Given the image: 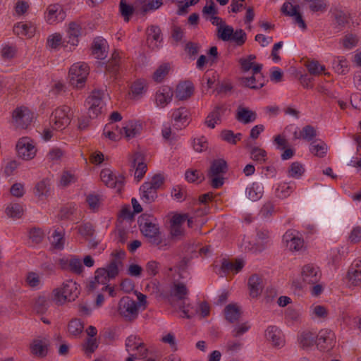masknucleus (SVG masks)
Instances as JSON below:
<instances>
[{
    "instance_id": "obj_23",
    "label": "nucleus",
    "mask_w": 361,
    "mask_h": 361,
    "mask_svg": "<svg viewBox=\"0 0 361 361\" xmlns=\"http://www.w3.org/2000/svg\"><path fill=\"white\" fill-rule=\"evenodd\" d=\"M283 240L286 246L291 251H299L304 245V240L302 238L293 235V232L287 231L283 236Z\"/></svg>"
},
{
    "instance_id": "obj_3",
    "label": "nucleus",
    "mask_w": 361,
    "mask_h": 361,
    "mask_svg": "<svg viewBox=\"0 0 361 361\" xmlns=\"http://www.w3.org/2000/svg\"><path fill=\"white\" fill-rule=\"evenodd\" d=\"M164 183V177L160 174H155L150 181L145 182L140 188V199L146 204L154 202L158 195L157 190Z\"/></svg>"
},
{
    "instance_id": "obj_62",
    "label": "nucleus",
    "mask_w": 361,
    "mask_h": 361,
    "mask_svg": "<svg viewBox=\"0 0 361 361\" xmlns=\"http://www.w3.org/2000/svg\"><path fill=\"white\" fill-rule=\"evenodd\" d=\"M69 269L77 274H80L83 271V267L80 260L78 258H71L68 262Z\"/></svg>"
},
{
    "instance_id": "obj_30",
    "label": "nucleus",
    "mask_w": 361,
    "mask_h": 361,
    "mask_svg": "<svg viewBox=\"0 0 361 361\" xmlns=\"http://www.w3.org/2000/svg\"><path fill=\"white\" fill-rule=\"evenodd\" d=\"M50 180L49 178H44L42 180L37 183L35 187V195L38 198H42L48 196L50 192Z\"/></svg>"
},
{
    "instance_id": "obj_9",
    "label": "nucleus",
    "mask_w": 361,
    "mask_h": 361,
    "mask_svg": "<svg viewBox=\"0 0 361 361\" xmlns=\"http://www.w3.org/2000/svg\"><path fill=\"white\" fill-rule=\"evenodd\" d=\"M12 119L16 128L24 129L32 122V114L27 107L22 106L13 110Z\"/></svg>"
},
{
    "instance_id": "obj_12",
    "label": "nucleus",
    "mask_w": 361,
    "mask_h": 361,
    "mask_svg": "<svg viewBox=\"0 0 361 361\" xmlns=\"http://www.w3.org/2000/svg\"><path fill=\"white\" fill-rule=\"evenodd\" d=\"M101 180L104 184L111 188L120 190L124 183V177L121 175L116 176L109 169H104L100 173Z\"/></svg>"
},
{
    "instance_id": "obj_13",
    "label": "nucleus",
    "mask_w": 361,
    "mask_h": 361,
    "mask_svg": "<svg viewBox=\"0 0 361 361\" xmlns=\"http://www.w3.org/2000/svg\"><path fill=\"white\" fill-rule=\"evenodd\" d=\"M50 346L49 339L47 337L34 339L30 345V350L33 355L39 358L45 357Z\"/></svg>"
},
{
    "instance_id": "obj_39",
    "label": "nucleus",
    "mask_w": 361,
    "mask_h": 361,
    "mask_svg": "<svg viewBox=\"0 0 361 361\" xmlns=\"http://www.w3.org/2000/svg\"><path fill=\"white\" fill-rule=\"evenodd\" d=\"M83 329V324L79 319H73L68 325V332L73 336L80 334Z\"/></svg>"
},
{
    "instance_id": "obj_57",
    "label": "nucleus",
    "mask_w": 361,
    "mask_h": 361,
    "mask_svg": "<svg viewBox=\"0 0 361 361\" xmlns=\"http://www.w3.org/2000/svg\"><path fill=\"white\" fill-rule=\"evenodd\" d=\"M110 279L105 268H99L96 270L94 279L97 283L105 285Z\"/></svg>"
},
{
    "instance_id": "obj_28",
    "label": "nucleus",
    "mask_w": 361,
    "mask_h": 361,
    "mask_svg": "<svg viewBox=\"0 0 361 361\" xmlns=\"http://www.w3.org/2000/svg\"><path fill=\"white\" fill-rule=\"evenodd\" d=\"M244 262L242 259H235V262L224 259L221 263V269L225 274L230 272L238 273L243 269Z\"/></svg>"
},
{
    "instance_id": "obj_51",
    "label": "nucleus",
    "mask_w": 361,
    "mask_h": 361,
    "mask_svg": "<svg viewBox=\"0 0 361 361\" xmlns=\"http://www.w3.org/2000/svg\"><path fill=\"white\" fill-rule=\"evenodd\" d=\"M79 234L87 238L92 237L94 233V228L92 224L87 222L83 223L78 227Z\"/></svg>"
},
{
    "instance_id": "obj_40",
    "label": "nucleus",
    "mask_w": 361,
    "mask_h": 361,
    "mask_svg": "<svg viewBox=\"0 0 361 361\" xmlns=\"http://www.w3.org/2000/svg\"><path fill=\"white\" fill-rule=\"evenodd\" d=\"M31 30V26L23 22L18 23L13 27V32L16 35L18 36H27L29 37L32 35Z\"/></svg>"
},
{
    "instance_id": "obj_45",
    "label": "nucleus",
    "mask_w": 361,
    "mask_h": 361,
    "mask_svg": "<svg viewBox=\"0 0 361 361\" xmlns=\"http://www.w3.org/2000/svg\"><path fill=\"white\" fill-rule=\"evenodd\" d=\"M50 301L45 296H39L35 301V308L38 313L44 314L49 307Z\"/></svg>"
},
{
    "instance_id": "obj_2",
    "label": "nucleus",
    "mask_w": 361,
    "mask_h": 361,
    "mask_svg": "<svg viewBox=\"0 0 361 361\" xmlns=\"http://www.w3.org/2000/svg\"><path fill=\"white\" fill-rule=\"evenodd\" d=\"M80 286L72 280H68L63 283L61 288L53 290L51 300L57 305H61L66 301L72 302L78 298L80 295Z\"/></svg>"
},
{
    "instance_id": "obj_11",
    "label": "nucleus",
    "mask_w": 361,
    "mask_h": 361,
    "mask_svg": "<svg viewBox=\"0 0 361 361\" xmlns=\"http://www.w3.org/2000/svg\"><path fill=\"white\" fill-rule=\"evenodd\" d=\"M16 150L19 157L25 160L32 159L36 154L35 146L27 137H22L18 141Z\"/></svg>"
},
{
    "instance_id": "obj_8",
    "label": "nucleus",
    "mask_w": 361,
    "mask_h": 361,
    "mask_svg": "<svg viewBox=\"0 0 361 361\" xmlns=\"http://www.w3.org/2000/svg\"><path fill=\"white\" fill-rule=\"evenodd\" d=\"M335 343L336 336L331 330L322 329L319 331L316 339L318 349L322 351H329L334 348Z\"/></svg>"
},
{
    "instance_id": "obj_15",
    "label": "nucleus",
    "mask_w": 361,
    "mask_h": 361,
    "mask_svg": "<svg viewBox=\"0 0 361 361\" xmlns=\"http://www.w3.org/2000/svg\"><path fill=\"white\" fill-rule=\"evenodd\" d=\"M172 118L174 121L173 126L177 129L185 128L190 122V112L185 107H180L173 111Z\"/></svg>"
},
{
    "instance_id": "obj_48",
    "label": "nucleus",
    "mask_w": 361,
    "mask_h": 361,
    "mask_svg": "<svg viewBox=\"0 0 361 361\" xmlns=\"http://www.w3.org/2000/svg\"><path fill=\"white\" fill-rule=\"evenodd\" d=\"M242 82L245 87L253 90H259L264 85V82L257 80L255 75L249 78H243Z\"/></svg>"
},
{
    "instance_id": "obj_6",
    "label": "nucleus",
    "mask_w": 361,
    "mask_h": 361,
    "mask_svg": "<svg viewBox=\"0 0 361 361\" xmlns=\"http://www.w3.org/2000/svg\"><path fill=\"white\" fill-rule=\"evenodd\" d=\"M89 75V67L85 63H76L71 66L69 70L70 82L77 88H82Z\"/></svg>"
},
{
    "instance_id": "obj_27",
    "label": "nucleus",
    "mask_w": 361,
    "mask_h": 361,
    "mask_svg": "<svg viewBox=\"0 0 361 361\" xmlns=\"http://www.w3.org/2000/svg\"><path fill=\"white\" fill-rule=\"evenodd\" d=\"M82 27L81 25L77 22H71L68 25V43L75 46L78 43V37L81 35Z\"/></svg>"
},
{
    "instance_id": "obj_59",
    "label": "nucleus",
    "mask_w": 361,
    "mask_h": 361,
    "mask_svg": "<svg viewBox=\"0 0 361 361\" xmlns=\"http://www.w3.org/2000/svg\"><path fill=\"white\" fill-rule=\"evenodd\" d=\"M62 41V37L59 33H54L49 36L47 40V45L51 49L58 48Z\"/></svg>"
},
{
    "instance_id": "obj_26",
    "label": "nucleus",
    "mask_w": 361,
    "mask_h": 361,
    "mask_svg": "<svg viewBox=\"0 0 361 361\" xmlns=\"http://www.w3.org/2000/svg\"><path fill=\"white\" fill-rule=\"evenodd\" d=\"M141 124L135 121L128 122L125 126L120 129V135H125V137L130 140L140 133Z\"/></svg>"
},
{
    "instance_id": "obj_31",
    "label": "nucleus",
    "mask_w": 361,
    "mask_h": 361,
    "mask_svg": "<svg viewBox=\"0 0 361 361\" xmlns=\"http://www.w3.org/2000/svg\"><path fill=\"white\" fill-rule=\"evenodd\" d=\"M65 233L63 229H56L50 237L51 245L54 248L62 250L64 247Z\"/></svg>"
},
{
    "instance_id": "obj_58",
    "label": "nucleus",
    "mask_w": 361,
    "mask_h": 361,
    "mask_svg": "<svg viewBox=\"0 0 361 361\" xmlns=\"http://www.w3.org/2000/svg\"><path fill=\"white\" fill-rule=\"evenodd\" d=\"M347 278L350 285L359 286L361 284V271L348 270Z\"/></svg>"
},
{
    "instance_id": "obj_43",
    "label": "nucleus",
    "mask_w": 361,
    "mask_h": 361,
    "mask_svg": "<svg viewBox=\"0 0 361 361\" xmlns=\"http://www.w3.org/2000/svg\"><path fill=\"white\" fill-rule=\"evenodd\" d=\"M119 9L122 16H123L125 21L128 22L130 17L134 12L133 6L126 3V0H121L119 4Z\"/></svg>"
},
{
    "instance_id": "obj_37",
    "label": "nucleus",
    "mask_w": 361,
    "mask_h": 361,
    "mask_svg": "<svg viewBox=\"0 0 361 361\" xmlns=\"http://www.w3.org/2000/svg\"><path fill=\"white\" fill-rule=\"evenodd\" d=\"M334 16L338 30H341L349 23L348 16L342 11H336Z\"/></svg>"
},
{
    "instance_id": "obj_22",
    "label": "nucleus",
    "mask_w": 361,
    "mask_h": 361,
    "mask_svg": "<svg viewBox=\"0 0 361 361\" xmlns=\"http://www.w3.org/2000/svg\"><path fill=\"white\" fill-rule=\"evenodd\" d=\"M173 96V90L168 86H164L156 93V102L159 106L164 108L171 102Z\"/></svg>"
},
{
    "instance_id": "obj_49",
    "label": "nucleus",
    "mask_w": 361,
    "mask_h": 361,
    "mask_svg": "<svg viewBox=\"0 0 361 361\" xmlns=\"http://www.w3.org/2000/svg\"><path fill=\"white\" fill-rule=\"evenodd\" d=\"M140 338L137 336L130 335L126 341V348L127 351H134L140 347L142 344Z\"/></svg>"
},
{
    "instance_id": "obj_44",
    "label": "nucleus",
    "mask_w": 361,
    "mask_h": 361,
    "mask_svg": "<svg viewBox=\"0 0 361 361\" xmlns=\"http://www.w3.org/2000/svg\"><path fill=\"white\" fill-rule=\"evenodd\" d=\"M170 67L168 64L161 65L154 73L152 78L157 82H161L168 75Z\"/></svg>"
},
{
    "instance_id": "obj_47",
    "label": "nucleus",
    "mask_w": 361,
    "mask_h": 361,
    "mask_svg": "<svg viewBox=\"0 0 361 361\" xmlns=\"http://www.w3.org/2000/svg\"><path fill=\"white\" fill-rule=\"evenodd\" d=\"M304 172L305 169L302 167V165L298 161L293 162L288 169V175L295 178H299L301 177Z\"/></svg>"
},
{
    "instance_id": "obj_1",
    "label": "nucleus",
    "mask_w": 361,
    "mask_h": 361,
    "mask_svg": "<svg viewBox=\"0 0 361 361\" xmlns=\"http://www.w3.org/2000/svg\"><path fill=\"white\" fill-rule=\"evenodd\" d=\"M149 217L145 214L139 217L138 224L141 233L151 245L156 246L161 250H168L170 247L169 242L161 237L158 224L151 222Z\"/></svg>"
},
{
    "instance_id": "obj_63",
    "label": "nucleus",
    "mask_w": 361,
    "mask_h": 361,
    "mask_svg": "<svg viewBox=\"0 0 361 361\" xmlns=\"http://www.w3.org/2000/svg\"><path fill=\"white\" fill-rule=\"evenodd\" d=\"M76 180L77 178L74 174L68 171H64L61 176L60 185L63 187H67L71 183L76 182Z\"/></svg>"
},
{
    "instance_id": "obj_34",
    "label": "nucleus",
    "mask_w": 361,
    "mask_h": 361,
    "mask_svg": "<svg viewBox=\"0 0 361 361\" xmlns=\"http://www.w3.org/2000/svg\"><path fill=\"white\" fill-rule=\"evenodd\" d=\"M104 39L97 37L94 39L92 47V54L96 56L98 59H104L106 57L105 51L104 50Z\"/></svg>"
},
{
    "instance_id": "obj_60",
    "label": "nucleus",
    "mask_w": 361,
    "mask_h": 361,
    "mask_svg": "<svg viewBox=\"0 0 361 361\" xmlns=\"http://www.w3.org/2000/svg\"><path fill=\"white\" fill-rule=\"evenodd\" d=\"M160 264L155 260L149 261L145 267V270L150 277L155 276L159 271Z\"/></svg>"
},
{
    "instance_id": "obj_52",
    "label": "nucleus",
    "mask_w": 361,
    "mask_h": 361,
    "mask_svg": "<svg viewBox=\"0 0 361 361\" xmlns=\"http://www.w3.org/2000/svg\"><path fill=\"white\" fill-rule=\"evenodd\" d=\"M185 177L187 181L194 183L199 180L201 183L204 179V175L197 170L188 169L185 171Z\"/></svg>"
},
{
    "instance_id": "obj_10",
    "label": "nucleus",
    "mask_w": 361,
    "mask_h": 361,
    "mask_svg": "<svg viewBox=\"0 0 361 361\" xmlns=\"http://www.w3.org/2000/svg\"><path fill=\"white\" fill-rule=\"evenodd\" d=\"M301 277L303 282L308 284H315L319 282L322 278V272L317 265L307 264L302 267Z\"/></svg>"
},
{
    "instance_id": "obj_53",
    "label": "nucleus",
    "mask_w": 361,
    "mask_h": 361,
    "mask_svg": "<svg viewBox=\"0 0 361 361\" xmlns=\"http://www.w3.org/2000/svg\"><path fill=\"white\" fill-rule=\"evenodd\" d=\"M306 67L311 75H318L325 70V67L319 63L317 61H307Z\"/></svg>"
},
{
    "instance_id": "obj_18",
    "label": "nucleus",
    "mask_w": 361,
    "mask_h": 361,
    "mask_svg": "<svg viewBox=\"0 0 361 361\" xmlns=\"http://www.w3.org/2000/svg\"><path fill=\"white\" fill-rule=\"evenodd\" d=\"M195 87L190 81H185L179 83L176 90V97L183 101L189 99L194 93Z\"/></svg>"
},
{
    "instance_id": "obj_24",
    "label": "nucleus",
    "mask_w": 361,
    "mask_h": 361,
    "mask_svg": "<svg viewBox=\"0 0 361 361\" xmlns=\"http://www.w3.org/2000/svg\"><path fill=\"white\" fill-rule=\"evenodd\" d=\"M235 118L243 124H247L257 119V114L248 108L240 106L237 109Z\"/></svg>"
},
{
    "instance_id": "obj_32",
    "label": "nucleus",
    "mask_w": 361,
    "mask_h": 361,
    "mask_svg": "<svg viewBox=\"0 0 361 361\" xmlns=\"http://www.w3.org/2000/svg\"><path fill=\"white\" fill-rule=\"evenodd\" d=\"M298 342L302 348L311 347L316 343L315 336L310 331H303L298 336Z\"/></svg>"
},
{
    "instance_id": "obj_42",
    "label": "nucleus",
    "mask_w": 361,
    "mask_h": 361,
    "mask_svg": "<svg viewBox=\"0 0 361 361\" xmlns=\"http://www.w3.org/2000/svg\"><path fill=\"white\" fill-rule=\"evenodd\" d=\"M251 159L255 161L264 162L267 159V152L258 147H253L250 148Z\"/></svg>"
},
{
    "instance_id": "obj_20",
    "label": "nucleus",
    "mask_w": 361,
    "mask_h": 361,
    "mask_svg": "<svg viewBox=\"0 0 361 361\" xmlns=\"http://www.w3.org/2000/svg\"><path fill=\"white\" fill-rule=\"evenodd\" d=\"M265 337L275 347H281L284 344L281 331L275 326H270L267 329Z\"/></svg>"
},
{
    "instance_id": "obj_29",
    "label": "nucleus",
    "mask_w": 361,
    "mask_h": 361,
    "mask_svg": "<svg viewBox=\"0 0 361 361\" xmlns=\"http://www.w3.org/2000/svg\"><path fill=\"white\" fill-rule=\"evenodd\" d=\"M226 319L230 323L239 320L241 317V311L235 304H228L224 309Z\"/></svg>"
},
{
    "instance_id": "obj_21",
    "label": "nucleus",
    "mask_w": 361,
    "mask_h": 361,
    "mask_svg": "<svg viewBox=\"0 0 361 361\" xmlns=\"http://www.w3.org/2000/svg\"><path fill=\"white\" fill-rule=\"evenodd\" d=\"M226 108L224 105H217L207 116L204 123L212 129L215 128V124L221 121V117L224 114Z\"/></svg>"
},
{
    "instance_id": "obj_56",
    "label": "nucleus",
    "mask_w": 361,
    "mask_h": 361,
    "mask_svg": "<svg viewBox=\"0 0 361 361\" xmlns=\"http://www.w3.org/2000/svg\"><path fill=\"white\" fill-rule=\"evenodd\" d=\"M309 7L313 12H324L327 10L328 5L326 0H312L310 2Z\"/></svg>"
},
{
    "instance_id": "obj_25",
    "label": "nucleus",
    "mask_w": 361,
    "mask_h": 361,
    "mask_svg": "<svg viewBox=\"0 0 361 361\" xmlns=\"http://www.w3.org/2000/svg\"><path fill=\"white\" fill-rule=\"evenodd\" d=\"M228 165L224 159H219L214 160L210 166L207 173L208 177L221 176L227 172Z\"/></svg>"
},
{
    "instance_id": "obj_36",
    "label": "nucleus",
    "mask_w": 361,
    "mask_h": 361,
    "mask_svg": "<svg viewBox=\"0 0 361 361\" xmlns=\"http://www.w3.org/2000/svg\"><path fill=\"white\" fill-rule=\"evenodd\" d=\"M131 93L134 99H139L146 92V85L144 81L138 80L131 85Z\"/></svg>"
},
{
    "instance_id": "obj_54",
    "label": "nucleus",
    "mask_w": 361,
    "mask_h": 361,
    "mask_svg": "<svg viewBox=\"0 0 361 361\" xmlns=\"http://www.w3.org/2000/svg\"><path fill=\"white\" fill-rule=\"evenodd\" d=\"M295 188V185L294 183L292 185L283 183L276 189L277 195L281 198L287 197L294 190Z\"/></svg>"
},
{
    "instance_id": "obj_33",
    "label": "nucleus",
    "mask_w": 361,
    "mask_h": 361,
    "mask_svg": "<svg viewBox=\"0 0 361 361\" xmlns=\"http://www.w3.org/2000/svg\"><path fill=\"white\" fill-rule=\"evenodd\" d=\"M120 59L118 56V53L114 51L112 54L111 58L109 60L108 63L106 66V71L113 75H116V74L119 71L120 68Z\"/></svg>"
},
{
    "instance_id": "obj_17",
    "label": "nucleus",
    "mask_w": 361,
    "mask_h": 361,
    "mask_svg": "<svg viewBox=\"0 0 361 361\" xmlns=\"http://www.w3.org/2000/svg\"><path fill=\"white\" fill-rule=\"evenodd\" d=\"M65 16L61 5L58 4H51L47 8L45 18L48 23L53 24L59 20H63Z\"/></svg>"
},
{
    "instance_id": "obj_41",
    "label": "nucleus",
    "mask_w": 361,
    "mask_h": 361,
    "mask_svg": "<svg viewBox=\"0 0 361 361\" xmlns=\"http://www.w3.org/2000/svg\"><path fill=\"white\" fill-rule=\"evenodd\" d=\"M6 214L11 218H20L23 213V207L18 203H11L6 209Z\"/></svg>"
},
{
    "instance_id": "obj_7",
    "label": "nucleus",
    "mask_w": 361,
    "mask_h": 361,
    "mask_svg": "<svg viewBox=\"0 0 361 361\" xmlns=\"http://www.w3.org/2000/svg\"><path fill=\"white\" fill-rule=\"evenodd\" d=\"M71 109L68 106H62L55 109L50 117L51 127L55 130H63L71 123L69 112Z\"/></svg>"
},
{
    "instance_id": "obj_5",
    "label": "nucleus",
    "mask_w": 361,
    "mask_h": 361,
    "mask_svg": "<svg viewBox=\"0 0 361 361\" xmlns=\"http://www.w3.org/2000/svg\"><path fill=\"white\" fill-rule=\"evenodd\" d=\"M103 92L93 90L85 100V105L87 109V115L90 118H96L102 112L104 102L102 100Z\"/></svg>"
},
{
    "instance_id": "obj_38",
    "label": "nucleus",
    "mask_w": 361,
    "mask_h": 361,
    "mask_svg": "<svg viewBox=\"0 0 361 361\" xmlns=\"http://www.w3.org/2000/svg\"><path fill=\"white\" fill-rule=\"evenodd\" d=\"M188 293V290L183 283H176L173 284L172 295L178 300H183Z\"/></svg>"
},
{
    "instance_id": "obj_35",
    "label": "nucleus",
    "mask_w": 361,
    "mask_h": 361,
    "mask_svg": "<svg viewBox=\"0 0 361 361\" xmlns=\"http://www.w3.org/2000/svg\"><path fill=\"white\" fill-rule=\"evenodd\" d=\"M326 145L322 142L320 141L319 142H317V141H313L310 144V151L311 153H312L314 155L319 157H323L326 154Z\"/></svg>"
},
{
    "instance_id": "obj_50",
    "label": "nucleus",
    "mask_w": 361,
    "mask_h": 361,
    "mask_svg": "<svg viewBox=\"0 0 361 361\" xmlns=\"http://www.w3.org/2000/svg\"><path fill=\"white\" fill-rule=\"evenodd\" d=\"M233 28L229 25L219 26L218 27V37L223 41L231 40Z\"/></svg>"
},
{
    "instance_id": "obj_4",
    "label": "nucleus",
    "mask_w": 361,
    "mask_h": 361,
    "mask_svg": "<svg viewBox=\"0 0 361 361\" xmlns=\"http://www.w3.org/2000/svg\"><path fill=\"white\" fill-rule=\"evenodd\" d=\"M139 306L133 298L123 297L118 304V312L126 322H133L138 317Z\"/></svg>"
},
{
    "instance_id": "obj_64",
    "label": "nucleus",
    "mask_w": 361,
    "mask_h": 361,
    "mask_svg": "<svg viewBox=\"0 0 361 361\" xmlns=\"http://www.w3.org/2000/svg\"><path fill=\"white\" fill-rule=\"evenodd\" d=\"M118 264H121V262L117 261L116 259H114L108 264L107 267L105 268L106 271L109 274V277H110L111 279L115 278L118 274Z\"/></svg>"
},
{
    "instance_id": "obj_19",
    "label": "nucleus",
    "mask_w": 361,
    "mask_h": 361,
    "mask_svg": "<svg viewBox=\"0 0 361 361\" xmlns=\"http://www.w3.org/2000/svg\"><path fill=\"white\" fill-rule=\"evenodd\" d=\"M131 164L133 168H135V178L140 181L147 170V164L143 161V157L140 153L137 152L133 154Z\"/></svg>"
},
{
    "instance_id": "obj_14",
    "label": "nucleus",
    "mask_w": 361,
    "mask_h": 361,
    "mask_svg": "<svg viewBox=\"0 0 361 361\" xmlns=\"http://www.w3.org/2000/svg\"><path fill=\"white\" fill-rule=\"evenodd\" d=\"M255 185V183H253L251 188H247L239 193L238 200L243 206H246L250 202H255L262 197V192H257Z\"/></svg>"
},
{
    "instance_id": "obj_61",
    "label": "nucleus",
    "mask_w": 361,
    "mask_h": 361,
    "mask_svg": "<svg viewBox=\"0 0 361 361\" xmlns=\"http://www.w3.org/2000/svg\"><path fill=\"white\" fill-rule=\"evenodd\" d=\"M334 68L339 74H345L348 71V61L343 57L334 62Z\"/></svg>"
},
{
    "instance_id": "obj_46",
    "label": "nucleus",
    "mask_w": 361,
    "mask_h": 361,
    "mask_svg": "<svg viewBox=\"0 0 361 361\" xmlns=\"http://www.w3.org/2000/svg\"><path fill=\"white\" fill-rule=\"evenodd\" d=\"M317 136L314 128L310 125H307L300 131V137L302 139L311 141Z\"/></svg>"
},
{
    "instance_id": "obj_16",
    "label": "nucleus",
    "mask_w": 361,
    "mask_h": 361,
    "mask_svg": "<svg viewBox=\"0 0 361 361\" xmlns=\"http://www.w3.org/2000/svg\"><path fill=\"white\" fill-rule=\"evenodd\" d=\"M247 286L250 295L253 298L259 297L264 286L262 277L257 274L251 275L248 279Z\"/></svg>"
},
{
    "instance_id": "obj_55",
    "label": "nucleus",
    "mask_w": 361,
    "mask_h": 361,
    "mask_svg": "<svg viewBox=\"0 0 361 361\" xmlns=\"http://www.w3.org/2000/svg\"><path fill=\"white\" fill-rule=\"evenodd\" d=\"M246 39L247 35L245 32L242 29H238L233 31L231 41L235 42L238 46H242L245 44Z\"/></svg>"
}]
</instances>
